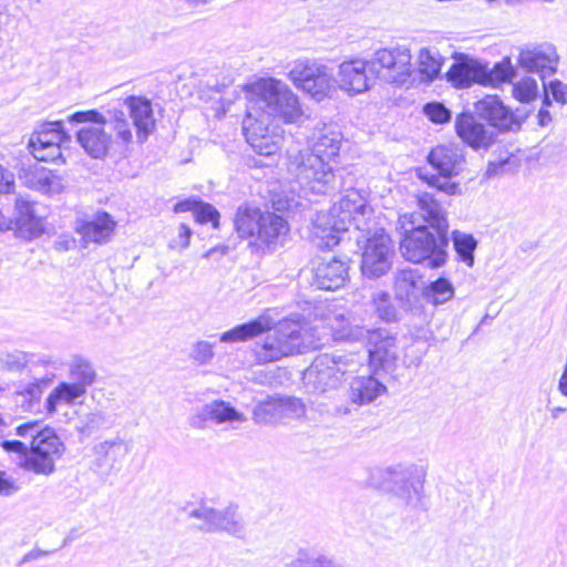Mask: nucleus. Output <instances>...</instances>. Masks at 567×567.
<instances>
[{"mask_svg":"<svg viewBox=\"0 0 567 567\" xmlns=\"http://www.w3.org/2000/svg\"><path fill=\"white\" fill-rule=\"evenodd\" d=\"M419 212L404 214L399 218L401 229L400 250L402 256L414 264L427 262L439 268L446 262L449 246V221L446 212L431 193L416 196Z\"/></svg>","mask_w":567,"mask_h":567,"instance_id":"f257e3e1","label":"nucleus"},{"mask_svg":"<svg viewBox=\"0 0 567 567\" xmlns=\"http://www.w3.org/2000/svg\"><path fill=\"white\" fill-rule=\"evenodd\" d=\"M333 339L365 342L370 368L373 369L374 374L359 375L352 379L348 396L352 403L359 405L371 403L386 391V386L375 374L383 371L394 378L399 367L398 333L386 328L367 329L360 326L347 324L333 330Z\"/></svg>","mask_w":567,"mask_h":567,"instance_id":"f03ea898","label":"nucleus"},{"mask_svg":"<svg viewBox=\"0 0 567 567\" xmlns=\"http://www.w3.org/2000/svg\"><path fill=\"white\" fill-rule=\"evenodd\" d=\"M267 332L261 342H256L252 355L257 363L266 364L286 357L303 353L312 347V340L300 320L282 319L272 324L268 316L258 318L223 332L219 341L225 343L245 342Z\"/></svg>","mask_w":567,"mask_h":567,"instance_id":"7ed1b4c3","label":"nucleus"},{"mask_svg":"<svg viewBox=\"0 0 567 567\" xmlns=\"http://www.w3.org/2000/svg\"><path fill=\"white\" fill-rule=\"evenodd\" d=\"M352 177L344 178V187L337 193H343L337 204L328 213H319L313 221V235L321 248H332L341 240V234L347 233L353 225L362 230L361 220L368 213L367 197L363 190L351 185Z\"/></svg>","mask_w":567,"mask_h":567,"instance_id":"20e7f679","label":"nucleus"},{"mask_svg":"<svg viewBox=\"0 0 567 567\" xmlns=\"http://www.w3.org/2000/svg\"><path fill=\"white\" fill-rule=\"evenodd\" d=\"M424 481V471L415 465L375 468L369 480L374 488L389 492L404 506L420 511L427 509Z\"/></svg>","mask_w":567,"mask_h":567,"instance_id":"39448f33","label":"nucleus"},{"mask_svg":"<svg viewBox=\"0 0 567 567\" xmlns=\"http://www.w3.org/2000/svg\"><path fill=\"white\" fill-rule=\"evenodd\" d=\"M257 94L250 100L246 113H255L257 117L271 121L282 120L292 123L301 115L297 96L281 81L262 80L256 84Z\"/></svg>","mask_w":567,"mask_h":567,"instance_id":"423d86ee","label":"nucleus"},{"mask_svg":"<svg viewBox=\"0 0 567 567\" xmlns=\"http://www.w3.org/2000/svg\"><path fill=\"white\" fill-rule=\"evenodd\" d=\"M288 171L295 175L305 190L313 194L333 195L344 187V176L336 174L329 161L311 155H293L289 157Z\"/></svg>","mask_w":567,"mask_h":567,"instance_id":"0eeeda50","label":"nucleus"},{"mask_svg":"<svg viewBox=\"0 0 567 567\" xmlns=\"http://www.w3.org/2000/svg\"><path fill=\"white\" fill-rule=\"evenodd\" d=\"M349 359L342 354L321 353L303 371L302 384L310 394H324L337 390L343 382Z\"/></svg>","mask_w":567,"mask_h":567,"instance_id":"6e6552de","label":"nucleus"},{"mask_svg":"<svg viewBox=\"0 0 567 567\" xmlns=\"http://www.w3.org/2000/svg\"><path fill=\"white\" fill-rule=\"evenodd\" d=\"M63 452L64 444L55 431L49 426L42 427L38 435H33L30 452L20 462V467L38 475L50 476L55 472V462Z\"/></svg>","mask_w":567,"mask_h":567,"instance_id":"1a4fd4ad","label":"nucleus"},{"mask_svg":"<svg viewBox=\"0 0 567 567\" xmlns=\"http://www.w3.org/2000/svg\"><path fill=\"white\" fill-rule=\"evenodd\" d=\"M70 123H85L76 132V140L92 158H104L112 144L111 134L105 132L106 116L97 110L78 111L68 116Z\"/></svg>","mask_w":567,"mask_h":567,"instance_id":"9d476101","label":"nucleus"},{"mask_svg":"<svg viewBox=\"0 0 567 567\" xmlns=\"http://www.w3.org/2000/svg\"><path fill=\"white\" fill-rule=\"evenodd\" d=\"M355 238L362 245L361 271L364 277L379 278L386 274L391 267V239L383 229L368 228L359 230Z\"/></svg>","mask_w":567,"mask_h":567,"instance_id":"9b49d317","label":"nucleus"},{"mask_svg":"<svg viewBox=\"0 0 567 567\" xmlns=\"http://www.w3.org/2000/svg\"><path fill=\"white\" fill-rule=\"evenodd\" d=\"M69 142L62 121L44 122L31 134L28 147L38 162L64 163L62 145Z\"/></svg>","mask_w":567,"mask_h":567,"instance_id":"f8f14e48","label":"nucleus"},{"mask_svg":"<svg viewBox=\"0 0 567 567\" xmlns=\"http://www.w3.org/2000/svg\"><path fill=\"white\" fill-rule=\"evenodd\" d=\"M475 110L478 118L486 121L497 134L519 130L529 114L525 109L512 111L497 95H486L475 103Z\"/></svg>","mask_w":567,"mask_h":567,"instance_id":"ddd939ff","label":"nucleus"},{"mask_svg":"<svg viewBox=\"0 0 567 567\" xmlns=\"http://www.w3.org/2000/svg\"><path fill=\"white\" fill-rule=\"evenodd\" d=\"M368 62L370 73H377L389 83L403 84L410 75L411 54L406 48L378 50Z\"/></svg>","mask_w":567,"mask_h":567,"instance_id":"4468645a","label":"nucleus"},{"mask_svg":"<svg viewBox=\"0 0 567 567\" xmlns=\"http://www.w3.org/2000/svg\"><path fill=\"white\" fill-rule=\"evenodd\" d=\"M271 126V121L257 117L255 113H246L243 121V132L247 143L252 150L264 156H270L277 153L284 142L281 133L277 132V126Z\"/></svg>","mask_w":567,"mask_h":567,"instance_id":"2eb2a0df","label":"nucleus"},{"mask_svg":"<svg viewBox=\"0 0 567 567\" xmlns=\"http://www.w3.org/2000/svg\"><path fill=\"white\" fill-rule=\"evenodd\" d=\"M289 78L296 86L321 101L332 86V78L327 68L315 61H298L289 72Z\"/></svg>","mask_w":567,"mask_h":567,"instance_id":"dca6fc26","label":"nucleus"},{"mask_svg":"<svg viewBox=\"0 0 567 567\" xmlns=\"http://www.w3.org/2000/svg\"><path fill=\"white\" fill-rule=\"evenodd\" d=\"M455 132L466 145L475 151L487 150L495 142L497 132L482 123L471 113L463 112L455 118Z\"/></svg>","mask_w":567,"mask_h":567,"instance_id":"f3484780","label":"nucleus"},{"mask_svg":"<svg viewBox=\"0 0 567 567\" xmlns=\"http://www.w3.org/2000/svg\"><path fill=\"white\" fill-rule=\"evenodd\" d=\"M130 444L120 436L100 442L93 447L91 468L102 476L111 475L130 453Z\"/></svg>","mask_w":567,"mask_h":567,"instance_id":"a211bd4d","label":"nucleus"},{"mask_svg":"<svg viewBox=\"0 0 567 567\" xmlns=\"http://www.w3.org/2000/svg\"><path fill=\"white\" fill-rule=\"evenodd\" d=\"M369 72V62L364 60H350L341 63L338 72L339 87L351 95L365 92L372 81Z\"/></svg>","mask_w":567,"mask_h":567,"instance_id":"6ab92c4d","label":"nucleus"},{"mask_svg":"<svg viewBox=\"0 0 567 567\" xmlns=\"http://www.w3.org/2000/svg\"><path fill=\"white\" fill-rule=\"evenodd\" d=\"M486 64L461 54L446 72V80L457 89L470 87L474 83L484 85Z\"/></svg>","mask_w":567,"mask_h":567,"instance_id":"aec40b11","label":"nucleus"},{"mask_svg":"<svg viewBox=\"0 0 567 567\" xmlns=\"http://www.w3.org/2000/svg\"><path fill=\"white\" fill-rule=\"evenodd\" d=\"M19 176L28 188L50 197L61 194L65 188L60 175L38 165L22 168Z\"/></svg>","mask_w":567,"mask_h":567,"instance_id":"412c9836","label":"nucleus"},{"mask_svg":"<svg viewBox=\"0 0 567 567\" xmlns=\"http://www.w3.org/2000/svg\"><path fill=\"white\" fill-rule=\"evenodd\" d=\"M208 421L215 423L243 422L245 416L236 410L230 403L223 400H215L199 409L190 417L189 424L196 429H204Z\"/></svg>","mask_w":567,"mask_h":567,"instance_id":"4be33fe9","label":"nucleus"},{"mask_svg":"<svg viewBox=\"0 0 567 567\" xmlns=\"http://www.w3.org/2000/svg\"><path fill=\"white\" fill-rule=\"evenodd\" d=\"M130 112L140 143H144L155 127V118L151 100L144 96L130 95L124 100Z\"/></svg>","mask_w":567,"mask_h":567,"instance_id":"5701e85b","label":"nucleus"},{"mask_svg":"<svg viewBox=\"0 0 567 567\" xmlns=\"http://www.w3.org/2000/svg\"><path fill=\"white\" fill-rule=\"evenodd\" d=\"M348 264L336 257L322 260L313 269V284L322 290H336L348 279Z\"/></svg>","mask_w":567,"mask_h":567,"instance_id":"b1692460","label":"nucleus"},{"mask_svg":"<svg viewBox=\"0 0 567 567\" xmlns=\"http://www.w3.org/2000/svg\"><path fill=\"white\" fill-rule=\"evenodd\" d=\"M289 235L287 220L276 213L265 212L259 225L257 237L258 245H265L268 249L275 250L284 246Z\"/></svg>","mask_w":567,"mask_h":567,"instance_id":"393cba45","label":"nucleus"},{"mask_svg":"<svg viewBox=\"0 0 567 567\" xmlns=\"http://www.w3.org/2000/svg\"><path fill=\"white\" fill-rule=\"evenodd\" d=\"M342 134L333 124L323 125L315 133L311 151H300L297 155H311L323 161H331L339 155Z\"/></svg>","mask_w":567,"mask_h":567,"instance_id":"a878e982","label":"nucleus"},{"mask_svg":"<svg viewBox=\"0 0 567 567\" xmlns=\"http://www.w3.org/2000/svg\"><path fill=\"white\" fill-rule=\"evenodd\" d=\"M16 229L24 239H34L44 233L42 219L35 215L33 203L22 196L16 199Z\"/></svg>","mask_w":567,"mask_h":567,"instance_id":"bb28decb","label":"nucleus"},{"mask_svg":"<svg viewBox=\"0 0 567 567\" xmlns=\"http://www.w3.org/2000/svg\"><path fill=\"white\" fill-rule=\"evenodd\" d=\"M116 221L106 212H99L91 220L81 221L78 231L85 243L106 244L114 234Z\"/></svg>","mask_w":567,"mask_h":567,"instance_id":"cd10ccee","label":"nucleus"},{"mask_svg":"<svg viewBox=\"0 0 567 567\" xmlns=\"http://www.w3.org/2000/svg\"><path fill=\"white\" fill-rule=\"evenodd\" d=\"M557 54L551 47H537L524 49L519 53V64L528 72H540L542 79L546 74H553L556 71Z\"/></svg>","mask_w":567,"mask_h":567,"instance_id":"c85d7f7f","label":"nucleus"},{"mask_svg":"<svg viewBox=\"0 0 567 567\" xmlns=\"http://www.w3.org/2000/svg\"><path fill=\"white\" fill-rule=\"evenodd\" d=\"M427 163L441 175H458L464 155L456 146L437 145L429 153Z\"/></svg>","mask_w":567,"mask_h":567,"instance_id":"c756f323","label":"nucleus"},{"mask_svg":"<svg viewBox=\"0 0 567 567\" xmlns=\"http://www.w3.org/2000/svg\"><path fill=\"white\" fill-rule=\"evenodd\" d=\"M246 532L247 525L237 504L230 503L223 509L216 508L213 533H226L236 538H244Z\"/></svg>","mask_w":567,"mask_h":567,"instance_id":"7c9ffc66","label":"nucleus"},{"mask_svg":"<svg viewBox=\"0 0 567 567\" xmlns=\"http://www.w3.org/2000/svg\"><path fill=\"white\" fill-rule=\"evenodd\" d=\"M264 213L259 208L239 206L235 218V229L240 238H256L259 233V225Z\"/></svg>","mask_w":567,"mask_h":567,"instance_id":"2f4dec72","label":"nucleus"},{"mask_svg":"<svg viewBox=\"0 0 567 567\" xmlns=\"http://www.w3.org/2000/svg\"><path fill=\"white\" fill-rule=\"evenodd\" d=\"M86 394L81 385L74 382H60L45 400V408L49 413H54L59 404L72 405L75 401Z\"/></svg>","mask_w":567,"mask_h":567,"instance_id":"473e14b6","label":"nucleus"},{"mask_svg":"<svg viewBox=\"0 0 567 567\" xmlns=\"http://www.w3.org/2000/svg\"><path fill=\"white\" fill-rule=\"evenodd\" d=\"M184 513L189 519H194V527L202 533H213L214 519L216 516V508L208 505L205 501L197 503H187Z\"/></svg>","mask_w":567,"mask_h":567,"instance_id":"72a5a7b5","label":"nucleus"},{"mask_svg":"<svg viewBox=\"0 0 567 567\" xmlns=\"http://www.w3.org/2000/svg\"><path fill=\"white\" fill-rule=\"evenodd\" d=\"M69 377L72 382L87 391V388L95 382L96 371L90 360L81 355H73L69 363Z\"/></svg>","mask_w":567,"mask_h":567,"instance_id":"f704fd0d","label":"nucleus"},{"mask_svg":"<svg viewBox=\"0 0 567 567\" xmlns=\"http://www.w3.org/2000/svg\"><path fill=\"white\" fill-rule=\"evenodd\" d=\"M452 241L458 260L464 262L466 266L472 267L474 265V252L477 248V240L474 236L460 230H454L452 233Z\"/></svg>","mask_w":567,"mask_h":567,"instance_id":"c9c22d12","label":"nucleus"},{"mask_svg":"<svg viewBox=\"0 0 567 567\" xmlns=\"http://www.w3.org/2000/svg\"><path fill=\"white\" fill-rule=\"evenodd\" d=\"M423 295L429 302L435 306L443 305L454 297V286L450 279L440 277L427 285Z\"/></svg>","mask_w":567,"mask_h":567,"instance_id":"e433bc0d","label":"nucleus"},{"mask_svg":"<svg viewBox=\"0 0 567 567\" xmlns=\"http://www.w3.org/2000/svg\"><path fill=\"white\" fill-rule=\"evenodd\" d=\"M279 396H268L258 402L252 411V416L257 423H276L281 421Z\"/></svg>","mask_w":567,"mask_h":567,"instance_id":"4c0bfd02","label":"nucleus"},{"mask_svg":"<svg viewBox=\"0 0 567 567\" xmlns=\"http://www.w3.org/2000/svg\"><path fill=\"white\" fill-rule=\"evenodd\" d=\"M486 75L483 79L484 85H493L511 82L515 76V69L509 58H504L501 62L494 64L492 69L486 66Z\"/></svg>","mask_w":567,"mask_h":567,"instance_id":"58836bf2","label":"nucleus"},{"mask_svg":"<svg viewBox=\"0 0 567 567\" xmlns=\"http://www.w3.org/2000/svg\"><path fill=\"white\" fill-rule=\"evenodd\" d=\"M375 313L378 318L384 322H396L399 320V311L391 300V296L386 291L379 290L373 297Z\"/></svg>","mask_w":567,"mask_h":567,"instance_id":"ea45409f","label":"nucleus"},{"mask_svg":"<svg viewBox=\"0 0 567 567\" xmlns=\"http://www.w3.org/2000/svg\"><path fill=\"white\" fill-rule=\"evenodd\" d=\"M109 117H106L107 124L115 131L116 137L124 144H130L133 140L131 125L126 118L124 111L113 110L109 111Z\"/></svg>","mask_w":567,"mask_h":567,"instance_id":"a19ab883","label":"nucleus"},{"mask_svg":"<svg viewBox=\"0 0 567 567\" xmlns=\"http://www.w3.org/2000/svg\"><path fill=\"white\" fill-rule=\"evenodd\" d=\"M426 351V340L423 337L417 336L410 344L404 347L403 364L406 368H417L421 364Z\"/></svg>","mask_w":567,"mask_h":567,"instance_id":"79ce46f5","label":"nucleus"},{"mask_svg":"<svg viewBox=\"0 0 567 567\" xmlns=\"http://www.w3.org/2000/svg\"><path fill=\"white\" fill-rule=\"evenodd\" d=\"M454 175H421V178L425 181L429 186L436 188L439 192L447 195V196H457L462 194V189L460 184L452 181L451 178Z\"/></svg>","mask_w":567,"mask_h":567,"instance_id":"37998d69","label":"nucleus"},{"mask_svg":"<svg viewBox=\"0 0 567 567\" xmlns=\"http://www.w3.org/2000/svg\"><path fill=\"white\" fill-rule=\"evenodd\" d=\"M442 62L429 49L419 53V71L427 80L433 81L441 72Z\"/></svg>","mask_w":567,"mask_h":567,"instance_id":"c03bdc74","label":"nucleus"},{"mask_svg":"<svg viewBox=\"0 0 567 567\" xmlns=\"http://www.w3.org/2000/svg\"><path fill=\"white\" fill-rule=\"evenodd\" d=\"M513 96L522 102L529 103L537 97L538 85L537 81L533 78H524L517 83L513 84Z\"/></svg>","mask_w":567,"mask_h":567,"instance_id":"a18cd8bd","label":"nucleus"},{"mask_svg":"<svg viewBox=\"0 0 567 567\" xmlns=\"http://www.w3.org/2000/svg\"><path fill=\"white\" fill-rule=\"evenodd\" d=\"M215 357L213 343L200 340L192 346L189 358L199 365L210 364Z\"/></svg>","mask_w":567,"mask_h":567,"instance_id":"49530a36","label":"nucleus"},{"mask_svg":"<svg viewBox=\"0 0 567 567\" xmlns=\"http://www.w3.org/2000/svg\"><path fill=\"white\" fill-rule=\"evenodd\" d=\"M194 218L198 224H208L210 223L214 228L219 227V212L209 203L203 202L199 199Z\"/></svg>","mask_w":567,"mask_h":567,"instance_id":"de8ad7c7","label":"nucleus"},{"mask_svg":"<svg viewBox=\"0 0 567 567\" xmlns=\"http://www.w3.org/2000/svg\"><path fill=\"white\" fill-rule=\"evenodd\" d=\"M425 116L435 124L449 123L452 112L441 102H430L423 106Z\"/></svg>","mask_w":567,"mask_h":567,"instance_id":"09e8293b","label":"nucleus"},{"mask_svg":"<svg viewBox=\"0 0 567 567\" xmlns=\"http://www.w3.org/2000/svg\"><path fill=\"white\" fill-rule=\"evenodd\" d=\"M281 419H296L305 414V404L293 396H279Z\"/></svg>","mask_w":567,"mask_h":567,"instance_id":"8fccbe9b","label":"nucleus"},{"mask_svg":"<svg viewBox=\"0 0 567 567\" xmlns=\"http://www.w3.org/2000/svg\"><path fill=\"white\" fill-rule=\"evenodd\" d=\"M544 89H545V96L543 100V104L545 106H549L551 104V101L549 99V94L553 96V99L561 104L567 103V85L561 83L559 80L550 81L548 84L545 82Z\"/></svg>","mask_w":567,"mask_h":567,"instance_id":"3c124183","label":"nucleus"},{"mask_svg":"<svg viewBox=\"0 0 567 567\" xmlns=\"http://www.w3.org/2000/svg\"><path fill=\"white\" fill-rule=\"evenodd\" d=\"M49 381L50 380L44 378L35 379L33 382L28 383L20 392L23 393L24 396H29L30 401L39 403L41 394L48 386Z\"/></svg>","mask_w":567,"mask_h":567,"instance_id":"603ef678","label":"nucleus"},{"mask_svg":"<svg viewBox=\"0 0 567 567\" xmlns=\"http://www.w3.org/2000/svg\"><path fill=\"white\" fill-rule=\"evenodd\" d=\"M3 364L9 370H20L25 367L28 362V354L25 352L6 353L2 358Z\"/></svg>","mask_w":567,"mask_h":567,"instance_id":"864d4df0","label":"nucleus"},{"mask_svg":"<svg viewBox=\"0 0 567 567\" xmlns=\"http://www.w3.org/2000/svg\"><path fill=\"white\" fill-rule=\"evenodd\" d=\"M111 423L110 417L103 411H94L86 415V426L92 430L109 427Z\"/></svg>","mask_w":567,"mask_h":567,"instance_id":"5fc2aeb1","label":"nucleus"},{"mask_svg":"<svg viewBox=\"0 0 567 567\" xmlns=\"http://www.w3.org/2000/svg\"><path fill=\"white\" fill-rule=\"evenodd\" d=\"M0 445L6 452L19 454L23 456V458H25L30 452V447L18 440H4Z\"/></svg>","mask_w":567,"mask_h":567,"instance_id":"6e6d98bb","label":"nucleus"},{"mask_svg":"<svg viewBox=\"0 0 567 567\" xmlns=\"http://www.w3.org/2000/svg\"><path fill=\"white\" fill-rule=\"evenodd\" d=\"M13 188V174L0 165V195L9 194Z\"/></svg>","mask_w":567,"mask_h":567,"instance_id":"4d7b16f0","label":"nucleus"},{"mask_svg":"<svg viewBox=\"0 0 567 567\" xmlns=\"http://www.w3.org/2000/svg\"><path fill=\"white\" fill-rule=\"evenodd\" d=\"M19 487L16 482L8 477L6 472L0 471V495L10 496L18 492Z\"/></svg>","mask_w":567,"mask_h":567,"instance_id":"13d9d810","label":"nucleus"},{"mask_svg":"<svg viewBox=\"0 0 567 567\" xmlns=\"http://www.w3.org/2000/svg\"><path fill=\"white\" fill-rule=\"evenodd\" d=\"M41 430L38 422H27L17 426L16 434L22 437L30 436L33 440V435H38Z\"/></svg>","mask_w":567,"mask_h":567,"instance_id":"bf43d9fd","label":"nucleus"},{"mask_svg":"<svg viewBox=\"0 0 567 567\" xmlns=\"http://www.w3.org/2000/svg\"><path fill=\"white\" fill-rule=\"evenodd\" d=\"M198 202H199V198H195V197H189V198L179 200L174 205V212L175 213L192 212L194 215Z\"/></svg>","mask_w":567,"mask_h":567,"instance_id":"052dcab7","label":"nucleus"},{"mask_svg":"<svg viewBox=\"0 0 567 567\" xmlns=\"http://www.w3.org/2000/svg\"><path fill=\"white\" fill-rule=\"evenodd\" d=\"M312 567H344V564L331 557L320 556L312 560Z\"/></svg>","mask_w":567,"mask_h":567,"instance_id":"680f3d73","label":"nucleus"},{"mask_svg":"<svg viewBox=\"0 0 567 567\" xmlns=\"http://www.w3.org/2000/svg\"><path fill=\"white\" fill-rule=\"evenodd\" d=\"M193 235V231L190 227L186 224H181L178 227V237L181 239V246L182 248H186L189 245L190 237Z\"/></svg>","mask_w":567,"mask_h":567,"instance_id":"e2e57ef3","label":"nucleus"},{"mask_svg":"<svg viewBox=\"0 0 567 567\" xmlns=\"http://www.w3.org/2000/svg\"><path fill=\"white\" fill-rule=\"evenodd\" d=\"M14 401L17 405L21 406L22 411H30L38 404L35 401H30L29 396H24L20 391L16 392Z\"/></svg>","mask_w":567,"mask_h":567,"instance_id":"0e129e2a","label":"nucleus"},{"mask_svg":"<svg viewBox=\"0 0 567 567\" xmlns=\"http://www.w3.org/2000/svg\"><path fill=\"white\" fill-rule=\"evenodd\" d=\"M507 162H508L507 159L489 162L488 166L486 168V172H485V176L487 178H492V177L498 175V173L503 169V167L507 164Z\"/></svg>","mask_w":567,"mask_h":567,"instance_id":"69168bd1","label":"nucleus"},{"mask_svg":"<svg viewBox=\"0 0 567 567\" xmlns=\"http://www.w3.org/2000/svg\"><path fill=\"white\" fill-rule=\"evenodd\" d=\"M47 555H49V551L41 550V549H33V550H30L29 553H27L22 557L20 564H25L28 561L35 560V559L41 558Z\"/></svg>","mask_w":567,"mask_h":567,"instance_id":"338daca9","label":"nucleus"},{"mask_svg":"<svg viewBox=\"0 0 567 567\" xmlns=\"http://www.w3.org/2000/svg\"><path fill=\"white\" fill-rule=\"evenodd\" d=\"M415 272L411 269L402 270L398 277L399 282H406L411 286L415 284Z\"/></svg>","mask_w":567,"mask_h":567,"instance_id":"774afa93","label":"nucleus"}]
</instances>
